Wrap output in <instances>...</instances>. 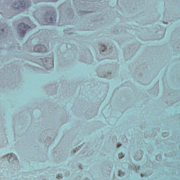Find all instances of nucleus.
<instances>
[{"mask_svg":"<svg viewBox=\"0 0 180 180\" xmlns=\"http://www.w3.org/2000/svg\"><path fill=\"white\" fill-rule=\"evenodd\" d=\"M18 29L20 30H22L23 34H25V33H26V31L28 29H30V27H29V25H25V23H20L18 25Z\"/></svg>","mask_w":180,"mask_h":180,"instance_id":"nucleus-1","label":"nucleus"},{"mask_svg":"<svg viewBox=\"0 0 180 180\" xmlns=\"http://www.w3.org/2000/svg\"><path fill=\"white\" fill-rule=\"evenodd\" d=\"M44 47V46L37 45L34 47V50H35V51H37L38 53H41V51H41V49H38L36 51V49H43Z\"/></svg>","mask_w":180,"mask_h":180,"instance_id":"nucleus-2","label":"nucleus"},{"mask_svg":"<svg viewBox=\"0 0 180 180\" xmlns=\"http://www.w3.org/2000/svg\"><path fill=\"white\" fill-rule=\"evenodd\" d=\"M7 158H9V160H13V161H14V160H16V158H15L14 154L8 155Z\"/></svg>","mask_w":180,"mask_h":180,"instance_id":"nucleus-3","label":"nucleus"},{"mask_svg":"<svg viewBox=\"0 0 180 180\" xmlns=\"http://www.w3.org/2000/svg\"><path fill=\"white\" fill-rule=\"evenodd\" d=\"M118 175L119 176H123V175H124V173H123V172H119Z\"/></svg>","mask_w":180,"mask_h":180,"instance_id":"nucleus-4","label":"nucleus"},{"mask_svg":"<svg viewBox=\"0 0 180 180\" xmlns=\"http://www.w3.org/2000/svg\"><path fill=\"white\" fill-rule=\"evenodd\" d=\"M118 157L119 158H123L124 155H123V153H119Z\"/></svg>","mask_w":180,"mask_h":180,"instance_id":"nucleus-5","label":"nucleus"},{"mask_svg":"<svg viewBox=\"0 0 180 180\" xmlns=\"http://www.w3.org/2000/svg\"><path fill=\"white\" fill-rule=\"evenodd\" d=\"M61 178H63V174H60V176L59 175L58 177V179H61Z\"/></svg>","mask_w":180,"mask_h":180,"instance_id":"nucleus-6","label":"nucleus"},{"mask_svg":"<svg viewBox=\"0 0 180 180\" xmlns=\"http://www.w3.org/2000/svg\"><path fill=\"white\" fill-rule=\"evenodd\" d=\"M49 23H53V20H51V18H50Z\"/></svg>","mask_w":180,"mask_h":180,"instance_id":"nucleus-7","label":"nucleus"},{"mask_svg":"<svg viewBox=\"0 0 180 180\" xmlns=\"http://www.w3.org/2000/svg\"><path fill=\"white\" fill-rule=\"evenodd\" d=\"M104 49L103 50V51H105V50H106V46H103Z\"/></svg>","mask_w":180,"mask_h":180,"instance_id":"nucleus-8","label":"nucleus"},{"mask_svg":"<svg viewBox=\"0 0 180 180\" xmlns=\"http://www.w3.org/2000/svg\"><path fill=\"white\" fill-rule=\"evenodd\" d=\"M120 146H122V144L117 145V148L120 147Z\"/></svg>","mask_w":180,"mask_h":180,"instance_id":"nucleus-9","label":"nucleus"},{"mask_svg":"<svg viewBox=\"0 0 180 180\" xmlns=\"http://www.w3.org/2000/svg\"><path fill=\"white\" fill-rule=\"evenodd\" d=\"M18 9H20V6H18Z\"/></svg>","mask_w":180,"mask_h":180,"instance_id":"nucleus-10","label":"nucleus"}]
</instances>
